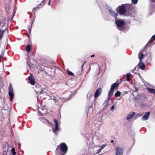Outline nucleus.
Returning <instances> with one entry per match:
<instances>
[{
	"mask_svg": "<svg viewBox=\"0 0 155 155\" xmlns=\"http://www.w3.org/2000/svg\"><path fill=\"white\" fill-rule=\"evenodd\" d=\"M60 148H57L56 150L57 155H64L65 154L68 150V147L66 144L64 143H62L60 144Z\"/></svg>",
	"mask_w": 155,
	"mask_h": 155,
	"instance_id": "nucleus-1",
	"label": "nucleus"
},
{
	"mask_svg": "<svg viewBox=\"0 0 155 155\" xmlns=\"http://www.w3.org/2000/svg\"><path fill=\"white\" fill-rule=\"evenodd\" d=\"M115 23L117 26V28L120 31L125 32L127 31L128 28L126 27H124L123 28V26L124 24V21L121 20L120 19H116L115 20Z\"/></svg>",
	"mask_w": 155,
	"mask_h": 155,
	"instance_id": "nucleus-2",
	"label": "nucleus"
},
{
	"mask_svg": "<svg viewBox=\"0 0 155 155\" xmlns=\"http://www.w3.org/2000/svg\"><path fill=\"white\" fill-rule=\"evenodd\" d=\"M119 86V84L118 83H115L112 84L111 86L110 89L108 93V99H110V97L113 95L114 92V89L118 87Z\"/></svg>",
	"mask_w": 155,
	"mask_h": 155,
	"instance_id": "nucleus-3",
	"label": "nucleus"
},
{
	"mask_svg": "<svg viewBox=\"0 0 155 155\" xmlns=\"http://www.w3.org/2000/svg\"><path fill=\"white\" fill-rule=\"evenodd\" d=\"M72 96V93L71 92H68L64 94L62 97L59 98L60 101H61L62 99H64L65 101H68L70 99Z\"/></svg>",
	"mask_w": 155,
	"mask_h": 155,
	"instance_id": "nucleus-4",
	"label": "nucleus"
},
{
	"mask_svg": "<svg viewBox=\"0 0 155 155\" xmlns=\"http://www.w3.org/2000/svg\"><path fill=\"white\" fill-rule=\"evenodd\" d=\"M125 5H126V4ZM125 5L122 4L121 5L119 6L118 8L116 9L117 10L118 9V13L120 14L121 15H123L126 12V8L124 6Z\"/></svg>",
	"mask_w": 155,
	"mask_h": 155,
	"instance_id": "nucleus-5",
	"label": "nucleus"
},
{
	"mask_svg": "<svg viewBox=\"0 0 155 155\" xmlns=\"http://www.w3.org/2000/svg\"><path fill=\"white\" fill-rule=\"evenodd\" d=\"M8 94L10 97V101H12L13 98L14 96V94L13 93V89L12 87V85L11 83L9 84L8 88Z\"/></svg>",
	"mask_w": 155,
	"mask_h": 155,
	"instance_id": "nucleus-6",
	"label": "nucleus"
},
{
	"mask_svg": "<svg viewBox=\"0 0 155 155\" xmlns=\"http://www.w3.org/2000/svg\"><path fill=\"white\" fill-rule=\"evenodd\" d=\"M54 122L55 124V127L54 129L53 128V132L55 134V135H57V132L59 130V129L58 126V121L56 119H54Z\"/></svg>",
	"mask_w": 155,
	"mask_h": 155,
	"instance_id": "nucleus-7",
	"label": "nucleus"
},
{
	"mask_svg": "<svg viewBox=\"0 0 155 155\" xmlns=\"http://www.w3.org/2000/svg\"><path fill=\"white\" fill-rule=\"evenodd\" d=\"M123 149L121 147H117L115 155H123Z\"/></svg>",
	"mask_w": 155,
	"mask_h": 155,
	"instance_id": "nucleus-8",
	"label": "nucleus"
},
{
	"mask_svg": "<svg viewBox=\"0 0 155 155\" xmlns=\"http://www.w3.org/2000/svg\"><path fill=\"white\" fill-rule=\"evenodd\" d=\"M108 11L110 14V15L115 19H117L118 14L116 13L114 11L111 9H108Z\"/></svg>",
	"mask_w": 155,
	"mask_h": 155,
	"instance_id": "nucleus-9",
	"label": "nucleus"
},
{
	"mask_svg": "<svg viewBox=\"0 0 155 155\" xmlns=\"http://www.w3.org/2000/svg\"><path fill=\"white\" fill-rule=\"evenodd\" d=\"M50 98L51 99L53 100L55 103V105L56 106L57 105H60V102L61 101L60 100H58L56 98V97L54 96V95H52L51 96H50Z\"/></svg>",
	"mask_w": 155,
	"mask_h": 155,
	"instance_id": "nucleus-10",
	"label": "nucleus"
},
{
	"mask_svg": "<svg viewBox=\"0 0 155 155\" xmlns=\"http://www.w3.org/2000/svg\"><path fill=\"white\" fill-rule=\"evenodd\" d=\"M101 92L102 89L101 88H99L96 90L94 95V97L96 99L101 95Z\"/></svg>",
	"mask_w": 155,
	"mask_h": 155,
	"instance_id": "nucleus-11",
	"label": "nucleus"
},
{
	"mask_svg": "<svg viewBox=\"0 0 155 155\" xmlns=\"http://www.w3.org/2000/svg\"><path fill=\"white\" fill-rule=\"evenodd\" d=\"M28 79L29 81L28 83L31 84V85H34L35 84V82L33 76H29L28 78Z\"/></svg>",
	"mask_w": 155,
	"mask_h": 155,
	"instance_id": "nucleus-12",
	"label": "nucleus"
},
{
	"mask_svg": "<svg viewBox=\"0 0 155 155\" xmlns=\"http://www.w3.org/2000/svg\"><path fill=\"white\" fill-rule=\"evenodd\" d=\"M150 114V112H147L143 116L141 119L142 120H148Z\"/></svg>",
	"mask_w": 155,
	"mask_h": 155,
	"instance_id": "nucleus-13",
	"label": "nucleus"
},
{
	"mask_svg": "<svg viewBox=\"0 0 155 155\" xmlns=\"http://www.w3.org/2000/svg\"><path fill=\"white\" fill-rule=\"evenodd\" d=\"M47 91L46 87L45 86H42L41 87V91L40 93L41 94H43L45 93Z\"/></svg>",
	"mask_w": 155,
	"mask_h": 155,
	"instance_id": "nucleus-14",
	"label": "nucleus"
},
{
	"mask_svg": "<svg viewBox=\"0 0 155 155\" xmlns=\"http://www.w3.org/2000/svg\"><path fill=\"white\" fill-rule=\"evenodd\" d=\"M139 67L142 70H144L145 68V65L144 63L140 61L138 64Z\"/></svg>",
	"mask_w": 155,
	"mask_h": 155,
	"instance_id": "nucleus-15",
	"label": "nucleus"
},
{
	"mask_svg": "<svg viewBox=\"0 0 155 155\" xmlns=\"http://www.w3.org/2000/svg\"><path fill=\"white\" fill-rule=\"evenodd\" d=\"M135 112H130V113L128 114V115H127V120H129L130 118H131L135 114Z\"/></svg>",
	"mask_w": 155,
	"mask_h": 155,
	"instance_id": "nucleus-16",
	"label": "nucleus"
},
{
	"mask_svg": "<svg viewBox=\"0 0 155 155\" xmlns=\"http://www.w3.org/2000/svg\"><path fill=\"white\" fill-rule=\"evenodd\" d=\"M38 119L40 120L42 122L46 124L47 123H48V121L45 118H43L42 117H38Z\"/></svg>",
	"mask_w": 155,
	"mask_h": 155,
	"instance_id": "nucleus-17",
	"label": "nucleus"
},
{
	"mask_svg": "<svg viewBox=\"0 0 155 155\" xmlns=\"http://www.w3.org/2000/svg\"><path fill=\"white\" fill-rule=\"evenodd\" d=\"M144 54H143L141 52H140L138 54V58L140 60V61H141V60L144 58Z\"/></svg>",
	"mask_w": 155,
	"mask_h": 155,
	"instance_id": "nucleus-18",
	"label": "nucleus"
},
{
	"mask_svg": "<svg viewBox=\"0 0 155 155\" xmlns=\"http://www.w3.org/2000/svg\"><path fill=\"white\" fill-rule=\"evenodd\" d=\"M31 46L30 45H28L26 47V50L27 52H29L31 50Z\"/></svg>",
	"mask_w": 155,
	"mask_h": 155,
	"instance_id": "nucleus-19",
	"label": "nucleus"
},
{
	"mask_svg": "<svg viewBox=\"0 0 155 155\" xmlns=\"http://www.w3.org/2000/svg\"><path fill=\"white\" fill-rule=\"evenodd\" d=\"M148 91L151 93L155 94V89L150 88L148 89Z\"/></svg>",
	"mask_w": 155,
	"mask_h": 155,
	"instance_id": "nucleus-20",
	"label": "nucleus"
},
{
	"mask_svg": "<svg viewBox=\"0 0 155 155\" xmlns=\"http://www.w3.org/2000/svg\"><path fill=\"white\" fill-rule=\"evenodd\" d=\"M121 94V92L119 91H117L115 94V96L116 97H118L120 96Z\"/></svg>",
	"mask_w": 155,
	"mask_h": 155,
	"instance_id": "nucleus-21",
	"label": "nucleus"
},
{
	"mask_svg": "<svg viewBox=\"0 0 155 155\" xmlns=\"http://www.w3.org/2000/svg\"><path fill=\"white\" fill-rule=\"evenodd\" d=\"M155 40V35H153L151 39L150 40V41L147 43V44H148L150 42H153Z\"/></svg>",
	"mask_w": 155,
	"mask_h": 155,
	"instance_id": "nucleus-22",
	"label": "nucleus"
},
{
	"mask_svg": "<svg viewBox=\"0 0 155 155\" xmlns=\"http://www.w3.org/2000/svg\"><path fill=\"white\" fill-rule=\"evenodd\" d=\"M131 75L130 74H127L126 75L127 77V81H130V77Z\"/></svg>",
	"mask_w": 155,
	"mask_h": 155,
	"instance_id": "nucleus-23",
	"label": "nucleus"
},
{
	"mask_svg": "<svg viewBox=\"0 0 155 155\" xmlns=\"http://www.w3.org/2000/svg\"><path fill=\"white\" fill-rule=\"evenodd\" d=\"M5 30H1L0 29V39L1 38L2 36L5 32Z\"/></svg>",
	"mask_w": 155,
	"mask_h": 155,
	"instance_id": "nucleus-24",
	"label": "nucleus"
},
{
	"mask_svg": "<svg viewBox=\"0 0 155 155\" xmlns=\"http://www.w3.org/2000/svg\"><path fill=\"white\" fill-rule=\"evenodd\" d=\"M12 152L13 155H15L16 154V153L15 151V148L14 147H13L12 148L11 150Z\"/></svg>",
	"mask_w": 155,
	"mask_h": 155,
	"instance_id": "nucleus-25",
	"label": "nucleus"
},
{
	"mask_svg": "<svg viewBox=\"0 0 155 155\" xmlns=\"http://www.w3.org/2000/svg\"><path fill=\"white\" fill-rule=\"evenodd\" d=\"M10 9V6L8 5L7 6H6V10L7 12H8V11L9 12Z\"/></svg>",
	"mask_w": 155,
	"mask_h": 155,
	"instance_id": "nucleus-26",
	"label": "nucleus"
},
{
	"mask_svg": "<svg viewBox=\"0 0 155 155\" xmlns=\"http://www.w3.org/2000/svg\"><path fill=\"white\" fill-rule=\"evenodd\" d=\"M68 74L72 76H74V74L71 71H69L68 72Z\"/></svg>",
	"mask_w": 155,
	"mask_h": 155,
	"instance_id": "nucleus-27",
	"label": "nucleus"
},
{
	"mask_svg": "<svg viewBox=\"0 0 155 155\" xmlns=\"http://www.w3.org/2000/svg\"><path fill=\"white\" fill-rule=\"evenodd\" d=\"M132 3L134 4H136L138 2V0H132Z\"/></svg>",
	"mask_w": 155,
	"mask_h": 155,
	"instance_id": "nucleus-28",
	"label": "nucleus"
},
{
	"mask_svg": "<svg viewBox=\"0 0 155 155\" xmlns=\"http://www.w3.org/2000/svg\"><path fill=\"white\" fill-rule=\"evenodd\" d=\"M31 26L28 27V32L29 33H30L31 32Z\"/></svg>",
	"mask_w": 155,
	"mask_h": 155,
	"instance_id": "nucleus-29",
	"label": "nucleus"
},
{
	"mask_svg": "<svg viewBox=\"0 0 155 155\" xmlns=\"http://www.w3.org/2000/svg\"><path fill=\"white\" fill-rule=\"evenodd\" d=\"M106 144H103L101 146L100 148L102 150L106 146Z\"/></svg>",
	"mask_w": 155,
	"mask_h": 155,
	"instance_id": "nucleus-30",
	"label": "nucleus"
},
{
	"mask_svg": "<svg viewBox=\"0 0 155 155\" xmlns=\"http://www.w3.org/2000/svg\"><path fill=\"white\" fill-rule=\"evenodd\" d=\"M45 3V2L44 0H43L41 2V4H39V5H44Z\"/></svg>",
	"mask_w": 155,
	"mask_h": 155,
	"instance_id": "nucleus-31",
	"label": "nucleus"
},
{
	"mask_svg": "<svg viewBox=\"0 0 155 155\" xmlns=\"http://www.w3.org/2000/svg\"><path fill=\"white\" fill-rule=\"evenodd\" d=\"M102 150L101 149V148H100L98 150H97V153H100L101 151Z\"/></svg>",
	"mask_w": 155,
	"mask_h": 155,
	"instance_id": "nucleus-32",
	"label": "nucleus"
},
{
	"mask_svg": "<svg viewBox=\"0 0 155 155\" xmlns=\"http://www.w3.org/2000/svg\"><path fill=\"white\" fill-rule=\"evenodd\" d=\"M38 8V7H36V8H34L33 9V12L34 11L36 10Z\"/></svg>",
	"mask_w": 155,
	"mask_h": 155,
	"instance_id": "nucleus-33",
	"label": "nucleus"
},
{
	"mask_svg": "<svg viewBox=\"0 0 155 155\" xmlns=\"http://www.w3.org/2000/svg\"><path fill=\"white\" fill-rule=\"evenodd\" d=\"M86 62V61H85L84 63L82 64V65H81V68H82V70L83 69V67L84 66V64H85V63Z\"/></svg>",
	"mask_w": 155,
	"mask_h": 155,
	"instance_id": "nucleus-34",
	"label": "nucleus"
},
{
	"mask_svg": "<svg viewBox=\"0 0 155 155\" xmlns=\"http://www.w3.org/2000/svg\"><path fill=\"white\" fill-rule=\"evenodd\" d=\"M41 108H39L38 109V110H39V112H40V113L41 114H43V113H41Z\"/></svg>",
	"mask_w": 155,
	"mask_h": 155,
	"instance_id": "nucleus-35",
	"label": "nucleus"
},
{
	"mask_svg": "<svg viewBox=\"0 0 155 155\" xmlns=\"http://www.w3.org/2000/svg\"><path fill=\"white\" fill-rule=\"evenodd\" d=\"M114 108V105H113L111 107V110H112Z\"/></svg>",
	"mask_w": 155,
	"mask_h": 155,
	"instance_id": "nucleus-36",
	"label": "nucleus"
},
{
	"mask_svg": "<svg viewBox=\"0 0 155 155\" xmlns=\"http://www.w3.org/2000/svg\"><path fill=\"white\" fill-rule=\"evenodd\" d=\"M51 0H50V1H49V2L48 3V5H50V3H51Z\"/></svg>",
	"mask_w": 155,
	"mask_h": 155,
	"instance_id": "nucleus-37",
	"label": "nucleus"
},
{
	"mask_svg": "<svg viewBox=\"0 0 155 155\" xmlns=\"http://www.w3.org/2000/svg\"><path fill=\"white\" fill-rule=\"evenodd\" d=\"M35 86H36V88H37L38 87H39V86L38 84V85L36 84L35 85Z\"/></svg>",
	"mask_w": 155,
	"mask_h": 155,
	"instance_id": "nucleus-38",
	"label": "nucleus"
},
{
	"mask_svg": "<svg viewBox=\"0 0 155 155\" xmlns=\"http://www.w3.org/2000/svg\"><path fill=\"white\" fill-rule=\"evenodd\" d=\"M136 68H137V67H135L134 68V69L132 71V72H134V70H136Z\"/></svg>",
	"mask_w": 155,
	"mask_h": 155,
	"instance_id": "nucleus-39",
	"label": "nucleus"
},
{
	"mask_svg": "<svg viewBox=\"0 0 155 155\" xmlns=\"http://www.w3.org/2000/svg\"><path fill=\"white\" fill-rule=\"evenodd\" d=\"M95 56V55L94 54H92L91 56V57L92 58L94 57Z\"/></svg>",
	"mask_w": 155,
	"mask_h": 155,
	"instance_id": "nucleus-40",
	"label": "nucleus"
},
{
	"mask_svg": "<svg viewBox=\"0 0 155 155\" xmlns=\"http://www.w3.org/2000/svg\"><path fill=\"white\" fill-rule=\"evenodd\" d=\"M114 142V140H111V141H110V142L111 143H113Z\"/></svg>",
	"mask_w": 155,
	"mask_h": 155,
	"instance_id": "nucleus-41",
	"label": "nucleus"
},
{
	"mask_svg": "<svg viewBox=\"0 0 155 155\" xmlns=\"http://www.w3.org/2000/svg\"><path fill=\"white\" fill-rule=\"evenodd\" d=\"M3 155H6V153H3Z\"/></svg>",
	"mask_w": 155,
	"mask_h": 155,
	"instance_id": "nucleus-42",
	"label": "nucleus"
},
{
	"mask_svg": "<svg viewBox=\"0 0 155 155\" xmlns=\"http://www.w3.org/2000/svg\"><path fill=\"white\" fill-rule=\"evenodd\" d=\"M92 107V106L91 105L90 107L91 108V107Z\"/></svg>",
	"mask_w": 155,
	"mask_h": 155,
	"instance_id": "nucleus-43",
	"label": "nucleus"
},
{
	"mask_svg": "<svg viewBox=\"0 0 155 155\" xmlns=\"http://www.w3.org/2000/svg\"><path fill=\"white\" fill-rule=\"evenodd\" d=\"M18 145L19 146V143H18Z\"/></svg>",
	"mask_w": 155,
	"mask_h": 155,
	"instance_id": "nucleus-44",
	"label": "nucleus"
},
{
	"mask_svg": "<svg viewBox=\"0 0 155 155\" xmlns=\"http://www.w3.org/2000/svg\"><path fill=\"white\" fill-rule=\"evenodd\" d=\"M88 94H87V97H88Z\"/></svg>",
	"mask_w": 155,
	"mask_h": 155,
	"instance_id": "nucleus-45",
	"label": "nucleus"
},
{
	"mask_svg": "<svg viewBox=\"0 0 155 155\" xmlns=\"http://www.w3.org/2000/svg\"><path fill=\"white\" fill-rule=\"evenodd\" d=\"M126 93H127V91H126Z\"/></svg>",
	"mask_w": 155,
	"mask_h": 155,
	"instance_id": "nucleus-46",
	"label": "nucleus"
},
{
	"mask_svg": "<svg viewBox=\"0 0 155 155\" xmlns=\"http://www.w3.org/2000/svg\"><path fill=\"white\" fill-rule=\"evenodd\" d=\"M92 95L91 94V96H92Z\"/></svg>",
	"mask_w": 155,
	"mask_h": 155,
	"instance_id": "nucleus-47",
	"label": "nucleus"
},
{
	"mask_svg": "<svg viewBox=\"0 0 155 155\" xmlns=\"http://www.w3.org/2000/svg\"><path fill=\"white\" fill-rule=\"evenodd\" d=\"M30 18H31V16L30 17Z\"/></svg>",
	"mask_w": 155,
	"mask_h": 155,
	"instance_id": "nucleus-48",
	"label": "nucleus"
},
{
	"mask_svg": "<svg viewBox=\"0 0 155 155\" xmlns=\"http://www.w3.org/2000/svg\"><path fill=\"white\" fill-rule=\"evenodd\" d=\"M153 44H155V42Z\"/></svg>",
	"mask_w": 155,
	"mask_h": 155,
	"instance_id": "nucleus-49",
	"label": "nucleus"
}]
</instances>
